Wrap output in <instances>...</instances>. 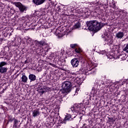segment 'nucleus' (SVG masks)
<instances>
[{"mask_svg": "<svg viewBox=\"0 0 128 128\" xmlns=\"http://www.w3.org/2000/svg\"><path fill=\"white\" fill-rule=\"evenodd\" d=\"M48 50H47L46 52H48Z\"/></svg>", "mask_w": 128, "mask_h": 128, "instance_id": "c9c22d12", "label": "nucleus"}, {"mask_svg": "<svg viewBox=\"0 0 128 128\" xmlns=\"http://www.w3.org/2000/svg\"><path fill=\"white\" fill-rule=\"evenodd\" d=\"M93 6V10H98V8H100L102 6H104V4H102L101 2H92V3Z\"/></svg>", "mask_w": 128, "mask_h": 128, "instance_id": "423d86ee", "label": "nucleus"}, {"mask_svg": "<svg viewBox=\"0 0 128 128\" xmlns=\"http://www.w3.org/2000/svg\"><path fill=\"white\" fill-rule=\"evenodd\" d=\"M74 110L76 112H78L82 110V104H76L74 106Z\"/></svg>", "mask_w": 128, "mask_h": 128, "instance_id": "0eeeda50", "label": "nucleus"}, {"mask_svg": "<svg viewBox=\"0 0 128 128\" xmlns=\"http://www.w3.org/2000/svg\"><path fill=\"white\" fill-rule=\"evenodd\" d=\"M71 64L73 68H78L80 64L78 59L74 58L71 60Z\"/></svg>", "mask_w": 128, "mask_h": 128, "instance_id": "39448f33", "label": "nucleus"}, {"mask_svg": "<svg viewBox=\"0 0 128 128\" xmlns=\"http://www.w3.org/2000/svg\"><path fill=\"white\" fill-rule=\"evenodd\" d=\"M49 2H50V0H49Z\"/></svg>", "mask_w": 128, "mask_h": 128, "instance_id": "4c0bfd02", "label": "nucleus"}, {"mask_svg": "<svg viewBox=\"0 0 128 128\" xmlns=\"http://www.w3.org/2000/svg\"><path fill=\"white\" fill-rule=\"evenodd\" d=\"M72 115L70 114H67L64 119V122H66V120H72Z\"/></svg>", "mask_w": 128, "mask_h": 128, "instance_id": "dca6fc26", "label": "nucleus"}, {"mask_svg": "<svg viewBox=\"0 0 128 128\" xmlns=\"http://www.w3.org/2000/svg\"><path fill=\"white\" fill-rule=\"evenodd\" d=\"M28 78L30 80V82H34L36 80V76L34 74H30L28 76Z\"/></svg>", "mask_w": 128, "mask_h": 128, "instance_id": "f8f14e48", "label": "nucleus"}, {"mask_svg": "<svg viewBox=\"0 0 128 128\" xmlns=\"http://www.w3.org/2000/svg\"><path fill=\"white\" fill-rule=\"evenodd\" d=\"M74 51L76 54H80L82 52V48H76L74 50Z\"/></svg>", "mask_w": 128, "mask_h": 128, "instance_id": "4be33fe9", "label": "nucleus"}, {"mask_svg": "<svg viewBox=\"0 0 128 128\" xmlns=\"http://www.w3.org/2000/svg\"><path fill=\"white\" fill-rule=\"evenodd\" d=\"M104 40L108 44H112L114 41L112 40V37L110 35H106L104 37Z\"/></svg>", "mask_w": 128, "mask_h": 128, "instance_id": "20e7f679", "label": "nucleus"}, {"mask_svg": "<svg viewBox=\"0 0 128 128\" xmlns=\"http://www.w3.org/2000/svg\"><path fill=\"white\" fill-rule=\"evenodd\" d=\"M18 120L16 119H15L14 120V124L13 125L14 128H18Z\"/></svg>", "mask_w": 128, "mask_h": 128, "instance_id": "6ab92c4d", "label": "nucleus"}, {"mask_svg": "<svg viewBox=\"0 0 128 128\" xmlns=\"http://www.w3.org/2000/svg\"><path fill=\"white\" fill-rule=\"evenodd\" d=\"M70 48H76V46H78V44H71L70 45Z\"/></svg>", "mask_w": 128, "mask_h": 128, "instance_id": "b1692460", "label": "nucleus"}, {"mask_svg": "<svg viewBox=\"0 0 128 128\" xmlns=\"http://www.w3.org/2000/svg\"><path fill=\"white\" fill-rule=\"evenodd\" d=\"M74 118H76V116H74Z\"/></svg>", "mask_w": 128, "mask_h": 128, "instance_id": "e433bc0d", "label": "nucleus"}, {"mask_svg": "<svg viewBox=\"0 0 128 128\" xmlns=\"http://www.w3.org/2000/svg\"><path fill=\"white\" fill-rule=\"evenodd\" d=\"M8 72V68L5 67H1L0 68V72L1 74H4Z\"/></svg>", "mask_w": 128, "mask_h": 128, "instance_id": "f3484780", "label": "nucleus"}, {"mask_svg": "<svg viewBox=\"0 0 128 128\" xmlns=\"http://www.w3.org/2000/svg\"><path fill=\"white\" fill-rule=\"evenodd\" d=\"M45 90H50V88H48V87H46V88H45Z\"/></svg>", "mask_w": 128, "mask_h": 128, "instance_id": "2f4dec72", "label": "nucleus"}, {"mask_svg": "<svg viewBox=\"0 0 128 128\" xmlns=\"http://www.w3.org/2000/svg\"><path fill=\"white\" fill-rule=\"evenodd\" d=\"M80 88H77L76 90V94H74V95L76 94V96L78 94V92H80Z\"/></svg>", "mask_w": 128, "mask_h": 128, "instance_id": "bb28decb", "label": "nucleus"}, {"mask_svg": "<svg viewBox=\"0 0 128 128\" xmlns=\"http://www.w3.org/2000/svg\"><path fill=\"white\" fill-rule=\"evenodd\" d=\"M86 24L89 30H92V32L100 30L104 26V24L99 23L97 20L90 21L87 22Z\"/></svg>", "mask_w": 128, "mask_h": 128, "instance_id": "f257e3e1", "label": "nucleus"}, {"mask_svg": "<svg viewBox=\"0 0 128 128\" xmlns=\"http://www.w3.org/2000/svg\"><path fill=\"white\" fill-rule=\"evenodd\" d=\"M21 79L22 82H24V84H26V82H28V76L25 74L22 76Z\"/></svg>", "mask_w": 128, "mask_h": 128, "instance_id": "2eb2a0df", "label": "nucleus"}, {"mask_svg": "<svg viewBox=\"0 0 128 128\" xmlns=\"http://www.w3.org/2000/svg\"><path fill=\"white\" fill-rule=\"evenodd\" d=\"M46 2V0H32V2L34 4H36V6H40V4H42L44 2Z\"/></svg>", "mask_w": 128, "mask_h": 128, "instance_id": "9b49d317", "label": "nucleus"}, {"mask_svg": "<svg viewBox=\"0 0 128 128\" xmlns=\"http://www.w3.org/2000/svg\"><path fill=\"white\" fill-rule=\"evenodd\" d=\"M124 36V32H119L116 34V38H122Z\"/></svg>", "mask_w": 128, "mask_h": 128, "instance_id": "ddd939ff", "label": "nucleus"}, {"mask_svg": "<svg viewBox=\"0 0 128 128\" xmlns=\"http://www.w3.org/2000/svg\"><path fill=\"white\" fill-rule=\"evenodd\" d=\"M60 10V8H58V10Z\"/></svg>", "mask_w": 128, "mask_h": 128, "instance_id": "f704fd0d", "label": "nucleus"}, {"mask_svg": "<svg viewBox=\"0 0 128 128\" xmlns=\"http://www.w3.org/2000/svg\"><path fill=\"white\" fill-rule=\"evenodd\" d=\"M112 4L110 3V6H112L113 8H116V2H114L113 0L112 2Z\"/></svg>", "mask_w": 128, "mask_h": 128, "instance_id": "5701e85b", "label": "nucleus"}, {"mask_svg": "<svg viewBox=\"0 0 128 128\" xmlns=\"http://www.w3.org/2000/svg\"><path fill=\"white\" fill-rule=\"evenodd\" d=\"M56 34L58 36V38H62L64 36V34H62V32H60L58 29L56 30Z\"/></svg>", "mask_w": 128, "mask_h": 128, "instance_id": "4468645a", "label": "nucleus"}, {"mask_svg": "<svg viewBox=\"0 0 128 128\" xmlns=\"http://www.w3.org/2000/svg\"><path fill=\"white\" fill-rule=\"evenodd\" d=\"M32 116L34 118H36V116H38L40 114V110L38 108H36L32 111Z\"/></svg>", "mask_w": 128, "mask_h": 128, "instance_id": "1a4fd4ad", "label": "nucleus"}, {"mask_svg": "<svg viewBox=\"0 0 128 128\" xmlns=\"http://www.w3.org/2000/svg\"><path fill=\"white\" fill-rule=\"evenodd\" d=\"M80 28V23L77 22L74 26V28Z\"/></svg>", "mask_w": 128, "mask_h": 128, "instance_id": "a211bd4d", "label": "nucleus"}, {"mask_svg": "<svg viewBox=\"0 0 128 128\" xmlns=\"http://www.w3.org/2000/svg\"><path fill=\"white\" fill-rule=\"evenodd\" d=\"M110 121L112 124L114 123L115 120L113 118H109Z\"/></svg>", "mask_w": 128, "mask_h": 128, "instance_id": "c85d7f7f", "label": "nucleus"}, {"mask_svg": "<svg viewBox=\"0 0 128 128\" xmlns=\"http://www.w3.org/2000/svg\"><path fill=\"white\" fill-rule=\"evenodd\" d=\"M83 104L85 105V106H88V104H90V101L88 100V98L85 99L84 101H83Z\"/></svg>", "mask_w": 128, "mask_h": 128, "instance_id": "412c9836", "label": "nucleus"}, {"mask_svg": "<svg viewBox=\"0 0 128 128\" xmlns=\"http://www.w3.org/2000/svg\"><path fill=\"white\" fill-rule=\"evenodd\" d=\"M26 42L27 44H30L32 42V38H28L26 39Z\"/></svg>", "mask_w": 128, "mask_h": 128, "instance_id": "a878e982", "label": "nucleus"}, {"mask_svg": "<svg viewBox=\"0 0 128 128\" xmlns=\"http://www.w3.org/2000/svg\"><path fill=\"white\" fill-rule=\"evenodd\" d=\"M66 74H69L72 73V72L70 70H66Z\"/></svg>", "mask_w": 128, "mask_h": 128, "instance_id": "7c9ffc66", "label": "nucleus"}, {"mask_svg": "<svg viewBox=\"0 0 128 128\" xmlns=\"http://www.w3.org/2000/svg\"><path fill=\"white\" fill-rule=\"evenodd\" d=\"M76 84L78 83L76 82L74 78L72 80H70V82H65L63 84V90H61L62 94H68V92H70L72 90V84H74L76 86Z\"/></svg>", "mask_w": 128, "mask_h": 128, "instance_id": "f03ea898", "label": "nucleus"}, {"mask_svg": "<svg viewBox=\"0 0 128 128\" xmlns=\"http://www.w3.org/2000/svg\"><path fill=\"white\" fill-rule=\"evenodd\" d=\"M49 64H50V66H53V68H56V64H52V63H49Z\"/></svg>", "mask_w": 128, "mask_h": 128, "instance_id": "c756f323", "label": "nucleus"}, {"mask_svg": "<svg viewBox=\"0 0 128 128\" xmlns=\"http://www.w3.org/2000/svg\"><path fill=\"white\" fill-rule=\"evenodd\" d=\"M4 66H8V62H0V68H4Z\"/></svg>", "mask_w": 128, "mask_h": 128, "instance_id": "aec40b11", "label": "nucleus"}, {"mask_svg": "<svg viewBox=\"0 0 128 128\" xmlns=\"http://www.w3.org/2000/svg\"><path fill=\"white\" fill-rule=\"evenodd\" d=\"M124 52H126L128 54V44L126 45V47L124 49Z\"/></svg>", "mask_w": 128, "mask_h": 128, "instance_id": "393cba45", "label": "nucleus"}, {"mask_svg": "<svg viewBox=\"0 0 128 128\" xmlns=\"http://www.w3.org/2000/svg\"><path fill=\"white\" fill-rule=\"evenodd\" d=\"M36 46L37 48H42L44 46H46V43L44 40L41 41H36Z\"/></svg>", "mask_w": 128, "mask_h": 128, "instance_id": "6e6552de", "label": "nucleus"}, {"mask_svg": "<svg viewBox=\"0 0 128 128\" xmlns=\"http://www.w3.org/2000/svg\"><path fill=\"white\" fill-rule=\"evenodd\" d=\"M76 73L72 72L67 74L68 78H72L71 80H74H74L76 81V82L77 80L76 78Z\"/></svg>", "mask_w": 128, "mask_h": 128, "instance_id": "9d476101", "label": "nucleus"}, {"mask_svg": "<svg viewBox=\"0 0 128 128\" xmlns=\"http://www.w3.org/2000/svg\"><path fill=\"white\" fill-rule=\"evenodd\" d=\"M14 4L16 8H18L20 12H26L28 10V8L20 2H14Z\"/></svg>", "mask_w": 128, "mask_h": 128, "instance_id": "7ed1b4c3", "label": "nucleus"}, {"mask_svg": "<svg viewBox=\"0 0 128 128\" xmlns=\"http://www.w3.org/2000/svg\"><path fill=\"white\" fill-rule=\"evenodd\" d=\"M24 64H28V60H25Z\"/></svg>", "mask_w": 128, "mask_h": 128, "instance_id": "473e14b6", "label": "nucleus"}, {"mask_svg": "<svg viewBox=\"0 0 128 128\" xmlns=\"http://www.w3.org/2000/svg\"><path fill=\"white\" fill-rule=\"evenodd\" d=\"M42 94H44V91H42Z\"/></svg>", "mask_w": 128, "mask_h": 128, "instance_id": "72a5a7b5", "label": "nucleus"}, {"mask_svg": "<svg viewBox=\"0 0 128 128\" xmlns=\"http://www.w3.org/2000/svg\"><path fill=\"white\" fill-rule=\"evenodd\" d=\"M91 70H92V72H91V74H96V70H95L94 68H92V69Z\"/></svg>", "mask_w": 128, "mask_h": 128, "instance_id": "cd10ccee", "label": "nucleus"}]
</instances>
